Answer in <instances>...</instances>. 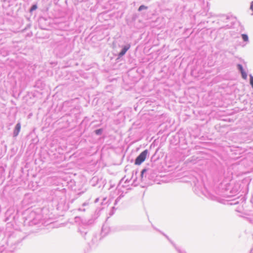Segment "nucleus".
<instances>
[{
	"label": "nucleus",
	"instance_id": "obj_5",
	"mask_svg": "<svg viewBox=\"0 0 253 253\" xmlns=\"http://www.w3.org/2000/svg\"><path fill=\"white\" fill-rule=\"evenodd\" d=\"M101 211V209H100V208L97 209L95 210L94 214L92 217V218L90 219H87V220H86V219L82 220V224L85 226L90 225H91L92 224H93L94 222V220L99 217Z\"/></svg>",
	"mask_w": 253,
	"mask_h": 253
},
{
	"label": "nucleus",
	"instance_id": "obj_9",
	"mask_svg": "<svg viewBox=\"0 0 253 253\" xmlns=\"http://www.w3.org/2000/svg\"><path fill=\"white\" fill-rule=\"evenodd\" d=\"M237 68L241 74L242 78L244 80H246L247 78V73L245 71L242 65L241 64H238L237 65Z\"/></svg>",
	"mask_w": 253,
	"mask_h": 253
},
{
	"label": "nucleus",
	"instance_id": "obj_27",
	"mask_svg": "<svg viewBox=\"0 0 253 253\" xmlns=\"http://www.w3.org/2000/svg\"><path fill=\"white\" fill-rule=\"evenodd\" d=\"M114 210H115V207H112V211H110V215H112L114 214V211H114Z\"/></svg>",
	"mask_w": 253,
	"mask_h": 253
},
{
	"label": "nucleus",
	"instance_id": "obj_29",
	"mask_svg": "<svg viewBox=\"0 0 253 253\" xmlns=\"http://www.w3.org/2000/svg\"><path fill=\"white\" fill-rule=\"evenodd\" d=\"M121 200V196H119L116 200V202H118Z\"/></svg>",
	"mask_w": 253,
	"mask_h": 253
},
{
	"label": "nucleus",
	"instance_id": "obj_17",
	"mask_svg": "<svg viewBox=\"0 0 253 253\" xmlns=\"http://www.w3.org/2000/svg\"><path fill=\"white\" fill-rule=\"evenodd\" d=\"M38 8L37 4L35 3L32 5L29 9V12L32 13L33 11L35 10Z\"/></svg>",
	"mask_w": 253,
	"mask_h": 253
},
{
	"label": "nucleus",
	"instance_id": "obj_21",
	"mask_svg": "<svg viewBox=\"0 0 253 253\" xmlns=\"http://www.w3.org/2000/svg\"><path fill=\"white\" fill-rule=\"evenodd\" d=\"M250 84L252 88H253V76L252 74L249 75Z\"/></svg>",
	"mask_w": 253,
	"mask_h": 253
},
{
	"label": "nucleus",
	"instance_id": "obj_8",
	"mask_svg": "<svg viewBox=\"0 0 253 253\" xmlns=\"http://www.w3.org/2000/svg\"><path fill=\"white\" fill-rule=\"evenodd\" d=\"M153 227L154 229L160 232L161 234H162L169 241V242L173 245V246L174 247L175 249L177 251L178 253H186V252L183 250H181L179 247H177L176 245L169 238V237L165 234L164 233L162 232L156 227L153 226Z\"/></svg>",
	"mask_w": 253,
	"mask_h": 253
},
{
	"label": "nucleus",
	"instance_id": "obj_18",
	"mask_svg": "<svg viewBox=\"0 0 253 253\" xmlns=\"http://www.w3.org/2000/svg\"><path fill=\"white\" fill-rule=\"evenodd\" d=\"M241 37L245 42H247L249 41V37L246 34H242L241 35Z\"/></svg>",
	"mask_w": 253,
	"mask_h": 253
},
{
	"label": "nucleus",
	"instance_id": "obj_31",
	"mask_svg": "<svg viewBox=\"0 0 253 253\" xmlns=\"http://www.w3.org/2000/svg\"><path fill=\"white\" fill-rule=\"evenodd\" d=\"M175 10L177 12L178 11V7H176Z\"/></svg>",
	"mask_w": 253,
	"mask_h": 253
},
{
	"label": "nucleus",
	"instance_id": "obj_14",
	"mask_svg": "<svg viewBox=\"0 0 253 253\" xmlns=\"http://www.w3.org/2000/svg\"><path fill=\"white\" fill-rule=\"evenodd\" d=\"M88 205V203L84 202V203L83 204L82 207L78 209V210L79 211H85V210H86L85 207H87Z\"/></svg>",
	"mask_w": 253,
	"mask_h": 253
},
{
	"label": "nucleus",
	"instance_id": "obj_10",
	"mask_svg": "<svg viewBox=\"0 0 253 253\" xmlns=\"http://www.w3.org/2000/svg\"><path fill=\"white\" fill-rule=\"evenodd\" d=\"M130 48V45L129 44L124 45L121 51L118 54V58H121L123 57L126 52V51Z\"/></svg>",
	"mask_w": 253,
	"mask_h": 253
},
{
	"label": "nucleus",
	"instance_id": "obj_28",
	"mask_svg": "<svg viewBox=\"0 0 253 253\" xmlns=\"http://www.w3.org/2000/svg\"><path fill=\"white\" fill-rule=\"evenodd\" d=\"M180 13H183V10H184V6H181L180 7Z\"/></svg>",
	"mask_w": 253,
	"mask_h": 253
},
{
	"label": "nucleus",
	"instance_id": "obj_33",
	"mask_svg": "<svg viewBox=\"0 0 253 253\" xmlns=\"http://www.w3.org/2000/svg\"><path fill=\"white\" fill-rule=\"evenodd\" d=\"M188 29H186L185 30V32H186L187 31H188Z\"/></svg>",
	"mask_w": 253,
	"mask_h": 253
},
{
	"label": "nucleus",
	"instance_id": "obj_12",
	"mask_svg": "<svg viewBox=\"0 0 253 253\" xmlns=\"http://www.w3.org/2000/svg\"><path fill=\"white\" fill-rule=\"evenodd\" d=\"M232 18L229 16L223 15L220 17V20L224 23H227L229 21L232 20Z\"/></svg>",
	"mask_w": 253,
	"mask_h": 253
},
{
	"label": "nucleus",
	"instance_id": "obj_24",
	"mask_svg": "<svg viewBox=\"0 0 253 253\" xmlns=\"http://www.w3.org/2000/svg\"><path fill=\"white\" fill-rule=\"evenodd\" d=\"M138 172V170H135V171H134L133 172V173H132V177H133L134 176V182H135L137 179V176H136V174Z\"/></svg>",
	"mask_w": 253,
	"mask_h": 253
},
{
	"label": "nucleus",
	"instance_id": "obj_15",
	"mask_svg": "<svg viewBox=\"0 0 253 253\" xmlns=\"http://www.w3.org/2000/svg\"><path fill=\"white\" fill-rule=\"evenodd\" d=\"M148 169H146V168H144L143 169L141 172H140V179H141V181H143V178H144V174H145V173L147 172V171L148 170Z\"/></svg>",
	"mask_w": 253,
	"mask_h": 253
},
{
	"label": "nucleus",
	"instance_id": "obj_13",
	"mask_svg": "<svg viewBox=\"0 0 253 253\" xmlns=\"http://www.w3.org/2000/svg\"><path fill=\"white\" fill-rule=\"evenodd\" d=\"M247 139L245 140L246 141L249 142L251 141H253V130L250 131V132L248 134L247 137Z\"/></svg>",
	"mask_w": 253,
	"mask_h": 253
},
{
	"label": "nucleus",
	"instance_id": "obj_30",
	"mask_svg": "<svg viewBox=\"0 0 253 253\" xmlns=\"http://www.w3.org/2000/svg\"><path fill=\"white\" fill-rule=\"evenodd\" d=\"M11 0H2V1L4 2L9 3Z\"/></svg>",
	"mask_w": 253,
	"mask_h": 253
},
{
	"label": "nucleus",
	"instance_id": "obj_11",
	"mask_svg": "<svg viewBox=\"0 0 253 253\" xmlns=\"http://www.w3.org/2000/svg\"><path fill=\"white\" fill-rule=\"evenodd\" d=\"M21 129V123L20 122H18L16 126H15V127L13 130V137H16L18 136L19 134V133Z\"/></svg>",
	"mask_w": 253,
	"mask_h": 253
},
{
	"label": "nucleus",
	"instance_id": "obj_1",
	"mask_svg": "<svg viewBox=\"0 0 253 253\" xmlns=\"http://www.w3.org/2000/svg\"><path fill=\"white\" fill-rule=\"evenodd\" d=\"M72 50V45L69 40L63 38L56 42L54 52L57 57L62 58L69 54Z\"/></svg>",
	"mask_w": 253,
	"mask_h": 253
},
{
	"label": "nucleus",
	"instance_id": "obj_4",
	"mask_svg": "<svg viewBox=\"0 0 253 253\" xmlns=\"http://www.w3.org/2000/svg\"><path fill=\"white\" fill-rule=\"evenodd\" d=\"M22 233L20 231H15L12 233L8 237V242L11 245H16L20 243L24 238L21 237Z\"/></svg>",
	"mask_w": 253,
	"mask_h": 253
},
{
	"label": "nucleus",
	"instance_id": "obj_3",
	"mask_svg": "<svg viewBox=\"0 0 253 253\" xmlns=\"http://www.w3.org/2000/svg\"><path fill=\"white\" fill-rule=\"evenodd\" d=\"M79 232L81 233L82 236L84 238L85 240L87 241L88 244L90 246H93V245L97 243L98 241L97 236L96 234H94L91 237V241H89L88 239V229L83 227L82 226H80L79 228Z\"/></svg>",
	"mask_w": 253,
	"mask_h": 253
},
{
	"label": "nucleus",
	"instance_id": "obj_34",
	"mask_svg": "<svg viewBox=\"0 0 253 253\" xmlns=\"http://www.w3.org/2000/svg\"><path fill=\"white\" fill-rule=\"evenodd\" d=\"M120 196H121V199L123 197V195H121Z\"/></svg>",
	"mask_w": 253,
	"mask_h": 253
},
{
	"label": "nucleus",
	"instance_id": "obj_2",
	"mask_svg": "<svg viewBox=\"0 0 253 253\" xmlns=\"http://www.w3.org/2000/svg\"><path fill=\"white\" fill-rule=\"evenodd\" d=\"M42 216L40 214H37L35 211H32L25 217L24 224L29 226L37 225L41 223Z\"/></svg>",
	"mask_w": 253,
	"mask_h": 253
},
{
	"label": "nucleus",
	"instance_id": "obj_16",
	"mask_svg": "<svg viewBox=\"0 0 253 253\" xmlns=\"http://www.w3.org/2000/svg\"><path fill=\"white\" fill-rule=\"evenodd\" d=\"M103 129L102 128H98L94 130V133L97 135H100L102 134Z\"/></svg>",
	"mask_w": 253,
	"mask_h": 253
},
{
	"label": "nucleus",
	"instance_id": "obj_6",
	"mask_svg": "<svg viewBox=\"0 0 253 253\" xmlns=\"http://www.w3.org/2000/svg\"><path fill=\"white\" fill-rule=\"evenodd\" d=\"M148 154V150L145 149L143 150L140 154L136 158L134 164L136 165H141L146 159Z\"/></svg>",
	"mask_w": 253,
	"mask_h": 253
},
{
	"label": "nucleus",
	"instance_id": "obj_19",
	"mask_svg": "<svg viewBox=\"0 0 253 253\" xmlns=\"http://www.w3.org/2000/svg\"><path fill=\"white\" fill-rule=\"evenodd\" d=\"M148 9V7H147V6H145V5H143V4H142V5H141L139 7V8H138V10L139 11H142L143 10H146V9Z\"/></svg>",
	"mask_w": 253,
	"mask_h": 253
},
{
	"label": "nucleus",
	"instance_id": "obj_25",
	"mask_svg": "<svg viewBox=\"0 0 253 253\" xmlns=\"http://www.w3.org/2000/svg\"><path fill=\"white\" fill-rule=\"evenodd\" d=\"M5 249V248L4 246L0 245V253H2L4 251Z\"/></svg>",
	"mask_w": 253,
	"mask_h": 253
},
{
	"label": "nucleus",
	"instance_id": "obj_20",
	"mask_svg": "<svg viewBox=\"0 0 253 253\" xmlns=\"http://www.w3.org/2000/svg\"><path fill=\"white\" fill-rule=\"evenodd\" d=\"M207 196L208 198L211 199L212 200H215L216 199V197L211 193H208V195Z\"/></svg>",
	"mask_w": 253,
	"mask_h": 253
},
{
	"label": "nucleus",
	"instance_id": "obj_26",
	"mask_svg": "<svg viewBox=\"0 0 253 253\" xmlns=\"http://www.w3.org/2000/svg\"><path fill=\"white\" fill-rule=\"evenodd\" d=\"M106 235V233L104 232V227H103L102 228L101 232V235L102 236H105Z\"/></svg>",
	"mask_w": 253,
	"mask_h": 253
},
{
	"label": "nucleus",
	"instance_id": "obj_7",
	"mask_svg": "<svg viewBox=\"0 0 253 253\" xmlns=\"http://www.w3.org/2000/svg\"><path fill=\"white\" fill-rule=\"evenodd\" d=\"M102 178L98 176H93L90 180L89 183L90 185L93 187L98 186L99 188L101 186Z\"/></svg>",
	"mask_w": 253,
	"mask_h": 253
},
{
	"label": "nucleus",
	"instance_id": "obj_22",
	"mask_svg": "<svg viewBox=\"0 0 253 253\" xmlns=\"http://www.w3.org/2000/svg\"><path fill=\"white\" fill-rule=\"evenodd\" d=\"M230 195H227L228 197H233L234 195H236L238 192V190H232L230 191Z\"/></svg>",
	"mask_w": 253,
	"mask_h": 253
},
{
	"label": "nucleus",
	"instance_id": "obj_23",
	"mask_svg": "<svg viewBox=\"0 0 253 253\" xmlns=\"http://www.w3.org/2000/svg\"><path fill=\"white\" fill-rule=\"evenodd\" d=\"M233 23V21H231L230 25L229 24H227V25L224 26L223 27V28H225V29L231 28L232 27V26H233V24H232Z\"/></svg>",
	"mask_w": 253,
	"mask_h": 253
},
{
	"label": "nucleus",
	"instance_id": "obj_32",
	"mask_svg": "<svg viewBox=\"0 0 253 253\" xmlns=\"http://www.w3.org/2000/svg\"><path fill=\"white\" fill-rule=\"evenodd\" d=\"M118 202H116V201H115L114 205H117Z\"/></svg>",
	"mask_w": 253,
	"mask_h": 253
}]
</instances>
